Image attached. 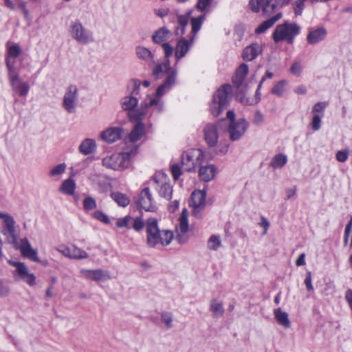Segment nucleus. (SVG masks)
Instances as JSON below:
<instances>
[{"instance_id": "f257e3e1", "label": "nucleus", "mask_w": 352, "mask_h": 352, "mask_svg": "<svg viewBox=\"0 0 352 352\" xmlns=\"http://www.w3.org/2000/svg\"><path fill=\"white\" fill-rule=\"evenodd\" d=\"M166 59L165 62L157 64L153 69V75L156 78H161L166 74V80L157 88L155 98H150L148 102L144 104L145 108L153 107L154 110L157 112H160L163 109V102L160 98L175 85L177 76V71L171 69L170 61L168 58Z\"/></svg>"}, {"instance_id": "f03ea898", "label": "nucleus", "mask_w": 352, "mask_h": 352, "mask_svg": "<svg viewBox=\"0 0 352 352\" xmlns=\"http://www.w3.org/2000/svg\"><path fill=\"white\" fill-rule=\"evenodd\" d=\"M15 223L14 219L10 215L6 217L3 221L2 234L6 236L7 242L12 244L16 250H19L23 256L31 261L39 262L37 251L32 248L27 238L21 239L20 242L18 241Z\"/></svg>"}, {"instance_id": "7ed1b4c3", "label": "nucleus", "mask_w": 352, "mask_h": 352, "mask_svg": "<svg viewBox=\"0 0 352 352\" xmlns=\"http://www.w3.org/2000/svg\"><path fill=\"white\" fill-rule=\"evenodd\" d=\"M145 226L146 243L150 248H155L159 244L163 246L168 245L174 238L172 231L159 229L157 220L155 218L147 219Z\"/></svg>"}, {"instance_id": "20e7f679", "label": "nucleus", "mask_w": 352, "mask_h": 352, "mask_svg": "<svg viewBox=\"0 0 352 352\" xmlns=\"http://www.w3.org/2000/svg\"><path fill=\"white\" fill-rule=\"evenodd\" d=\"M230 91V86L223 85L214 94L210 105V111L214 116H218L228 104Z\"/></svg>"}, {"instance_id": "39448f33", "label": "nucleus", "mask_w": 352, "mask_h": 352, "mask_svg": "<svg viewBox=\"0 0 352 352\" xmlns=\"http://www.w3.org/2000/svg\"><path fill=\"white\" fill-rule=\"evenodd\" d=\"M299 32L300 27L296 24L285 23L276 26L272 36L276 43L283 40L292 43Z\"/></svg>"}, {"instance_id": "423d86ee", "label": "nucleus", "mask_w": 352, "mask_h": 352, "mask_svg": "<svg viewBox=\"0 0 352 352\" xmlns=\"http://www.w3.org/2000/svg\"><path fill=\"white\" fill-rule=\"evenodd\" d=\"M152 185L158 191L160 197L167 200L172 197L173 187L170 184V180L163 173H157L152 177Z\"/></svg>"}, {"instance_id": "0eeeda50", "label": "nucleus", "mask_w": 352, "mask_h": 352, "mask_svg": "<svg viewBox=\"0 0 352 352\" xmlns=\"http://www.w3.org/2000/svg\"><path fill=\"white\" fill-rule=\"evenodd\" d=\"M151 184V182H148L144 184V187L140 192L135 203L146 211L154 212L157 209V207L153 194L150 190L149 184Z\"/></svg>"}, {"instance_id": "6e6552de", "label": "nucleus", "mask_w": 352, "mask_h": 352, "mask_svg": "<svg viewBox=\"0 0 352 352\" xmlns=\"http://www.w3.org/2000/svg\"><path fill=\"white\" fill-rule=\"evenodd\" d=\"M116 225L119 228L133 229L136 232H140L144 228L146 223L140 217H133L131 215H126L118 219Z\"/></svg>"}, {"instance_id": "1a4fd4ad", "label": "nucleus", "mask_w": 352, "mask_h": 352, "mask_svg": "<svg viewBox=\"0 0 352 352\" xmlns=\"http://www.w3.org/2000/svg\"><path fill=\"white\" fill-rule=\"evenodd\" d=\"M131 155H106L102 159L104 166L113 170L127 168L131 162Z\"/></svg>"}, {"instance_id": "9d476101", "label": "nucleus", "mask_w": 352, "mask_h": 352, "mask_svg": "<svg viewBox=\"0 0 352 352\" xmlns=\"http://www.w3.org/2000/svg\"><path fill=\"white\" fill-rule=\"evenodd\" d=\"M170 35L169 30L166 28H161L153 35L152 39L155 43L161 44L164 52L166 58H168L173 52V47L166 41Z\"/></svg>"}, {"instance_id": "9b49d317", "label": "nucleus", "mask_w": 352, "mask_h": 352, "mask_svg": "<svg viewBox=\"0 0 352 352\" xmlns=\"http://www.w3.org/2000/svg\"><path fill=\"white\" fill-rule=\"evenodd\" d=\"M290 0H250L249 6L251 10L258 12L263 10L264 12L273 10L275 6H280L287 4Z\"/></svg>"}, {"instance_id": "f8f14e48", "label": "nucleus", "mask_w": 352, "mask_h": 352, "mask_svg": "<svg viewBox=\"0 0 352 352\" xmlns=\"http://www.w3.org/2000/svg\"><path fill=\"white\" fill-rule=\"evenodd\" d=\"M80 274L82 277L96 282H105L111 279L110 272L101 268L96 270L82 269Z\"/></svg>"}, {"instance_id": "ddd939ff", "label": "nucleus", "mask_w": 352, "mask_h": 352, "mask_svg": "<svg viewBox=\"0 0 352 352\" xmlns=\"http://www.w3.org/2000/svg\"><path fill=\"white\" fill-rule=\"evenodd\" d=\"M206 190H195L191 194V206L193 208L192 214L199 218L201 212L206 206Z\"/></svg>"}, {"instance_id": "4468645a", "label": "nucleus", "mask_w": 352, "mask_h": 352, "mask_svg": "<svg viewBox=\"0 0 352 352\" xmlns=\"http://www.w3.org/2000/svg\"><path fill=\"white\" fill-rule=\"evenodd\" d=\"M71 35L78 43L82 44H87L94 41L91 34L78 21H76L72 24Z\"/></svg>"}, {"instance_id": "2eb2a0df", "label": "nucleus", "mask_w": 352, "mask_h": 352, "mask_svg": "<svg viewBox=\"0 0 352 352\" xmlns=\"http://www.w3.org/2000/svg\"><path fill=\"white\" fill-rule=\"evenodd\" d=\"M204 155H198L197 162L199 166V176L200 179L205 182H208L214 179L217 173V168L213 164L204 165Z\"/></svg>"}, {"instance_id": "dca6fc26", "label": "nucleus", "mask_w": 352, "mask_h": 352, "mask_svg": "<svg viewBox=\"0 0 352 352\" xmlns=\"http://www.w3.org/2000/svg\"><path fill=\"white\" fill-rule=\"evenodd\" d=\"M77 87L70 85L65 94L63 98V107L69 113H74L76 109Z\"/></svg>"}, {"instance_id": "f3484780", "label": "nucleus", "mask_w": 352, "mask_h": 352, "mask_svg": "<svg viewBox=\"0 0 352 352\" xmlns=\"http://www.w3.org/2000/svg\"><path fill=\"white\" fill-rule=\"evenodd\" d=\"M247 127L248 123L243 119L231 122L228 129L231 139L235 140L240 138L245 133Z\"/></svg>"}, {"instance_id": "a211bd4d", "label": "nucleus", "mask_w": 352, "mask_h": 352, "mask_svg": "<svg viewBox=\"0 0 352 352\" xmlns=\"http://www.w3.org/2000/svg\"><path fill=\"white\" fill-rule=\"evenodd\" d=\"M195 41V36H192L188 41L186 38L179 39L175 49V56L177 59H180L186 56L189 51L190 47L192 45Z\"/></svg>"}, {"instance_id": "6ab92c4d", "label": "nucleus", "mask_w": 352, "mask_h": 352, "mask_svg": "<svg viewBox=\"0 0 352 352\" xmlns=\"http://www.w3.org/2000/svg\"><path fill=\"white\" fill-rule=\"evenodd\" d=\"M122 132L120 127H109L100 133V138L107 143H112L121 138Z\"/></svg>"}, {"instance_id": "aec40b11", "label": "nucleus", "mask_w": 352, "mask_h": 352, "mask_svg": "<svg viewBox=\"0 0 352 352\" xmlns=\"http://www.w3.org/2000/svg\"><path fill=\"white\" fill-rule=\"evenodd\" d=\"M10 82L13 89L20 96H26L29 91V85L21 80L17 75L10 73Z\"/></svg>"}, {"instance_id": "412c9836", "label": "nucleus", "mask_w": 352, "mask_h": 352, "mask_svg": "<svg viewBox=\"0 0 352 352\" xmlns=\"http://www.w3.org/2000/svg\"><path fill=\"white\" fill-rule=\"evenodd\" d=\"M21 53V49L18 44L8 45L7 47L6 65L10 73L14 72V62H11V58H17Z\"/></svg>"}, {"instance_id": "4be33fe9", "label": "nucleus", "mask_w": 352, "mask_h": 352, "mask_svg": "<svg viewBox=\"0 0 352 352\" xmlns=\"http://www.w3.org/2000/svg\"><path fill=\"white\" fill-rule=\"evenodd\" d=\"M262 52V46L257 43H254L243 50L242 56L244 60L251 61L255 59Z\"/></svg>"}, {"instance_id": "5701e85b", "label": "nucleus", "mask_w": 352, "mask_h": 352, "mask_svg": "<svg viewBox=\"0 0 352 352\" xmlns=\"http://www.w3.org/2000/svg\"><path fill=\"white\" fill-rule=\"evenodd\" d=\"M204 138L210 146H214L217 142L218 133L217 127L214 124H208L204 129Z\"/></svg>"}, {"instance_id": "b1692460", "label": "nucleus", "mask_w": 352, "mask_h": 352, "mask_svg": "<svg viewBox=\"0 0 352 352\" xmlns=\"http://www.w3.org/2000/svg\"><path fill=\"white\" fill-rule=\"evenodd\" d=\"M97 144L96 140L91 138L84 140L79 146V151L82 154H91L96 152Z\"/></svg>"}, {"instance_id": "393cba45", "label": "nucleus", "mask_w": 352, "mask_h": 352, "mask_svg": "<svg viewBox=\"0 0 352 352\" xmlns=\"http://www.w3.org/2000/svg\"><path fill=\"white\" fill-rule=\"evenodd\" d=\"M274 318L277 322L285 328L290 327V320L287 313L282 311L280 308H277L274 311Z\"/></svg>"}, {"instance_id": "a878e982", "label": "nucleus", "mask_w": 352, "mask_h": 352, "mask_svg": "<svg viewBox=\"0 0 352 352\" xmlns=\"http://www.w3.org/2000/svg\"><path fill=\"white\" fill-rule=\"evenodd\" d=\"M196 155H182V164L184 169L188 172L195 170L197 165H198L197 157ZM198 157V155L197 156Z\"/></svg>"}, {"instance_id": "bb28decb", "label": "nucleus", "mask_w": 352, "mask_h": 352, "mask_svg": "<svg viewBox=\"0 0 352 352\" xmlns=\"http://www.w3.org/2000/svg\"><path fill=\"white\" fill-rule=\"evenodd\" d=\"M249 68L246 64H241L237 70L236 71L235 76L234 77V83L239 86L248 74Z\"/></svg>"}, {"instance_id": "cd10ccee", "label": "nucleus", "mask_w": 352, "mask_h": 352, "mask_svg": "<svg viewBox=\"0 0 352 352\" xmlns=\"http://www.w3.org/2000/svg\"><path fill=\"white\" fill-rule=\"evenodd\" d=\"M76 186L74 180L69 178L63 182L59 190L63 194L73 195L76 190Z\"/></svg>"}, {"instance_id": "c85d7f7f", "label": "nucleus", "mask_w": 352, "mask_h": 352, "mask_svg": "<svg viewBox=\"0 0 352 352\" xmlns=\"http://www.w3.org/2000/svg\"><path fill=\"white\" fill-rule=\"evenodd\" d=\"M326 36V31L323 28L313 30L307 36V41L309 43L314 44L323 40Z\"/></svg>"}, {"instance_id": "c756f323", "label": "nucleus", "mask_w": 352, "mask_h": 352, "mask_svg": "<svg viewBox=\"0 0 352 352\" xmlns=\"http://www.w3.org/2000/svg\"><path fill=\"white\" fill-rule=\"evenodd\" d=\"M135 53L137 57L144 62H150L153 59V53L145 47L138 46L135 48Z\"/></svg>"}, {"instance_id": "7c9ffc66", "label": "nucleus", "mask_w": 352, "mask_h": 352, "mask_svg": "<svg viewBox=\"0 0 352 352\" xmlns=\"http://www.w3.org/2000/svg\"><path fill=\"white\" fill-rule=\"evenodd\" d=\"M145 134L144 125L142 122H138L133 131L129 134V140L131 142L139 140Z\"/></svg>"}, {"instance_id": "2f4dec72", "label": "nucleus", "mask_w": 352, "mask_h": 352, "mask_svg": "<svg viewBox=\"0 0 352 352\" xmlns=\"http://www.w3.org/2000/svg\"><path fill=\"white\" fill-rule=\"evenodd\" d=\"M280 17L281 14H278L274 17L263 22L255 29V33L256 34H260L265 32L269 28H270Z\"/></svg>"}, {"instance_id": "473e14b6", "label": "nucleus", "mask_w": 352, "mask_h": 352, "mask_svg": "<svg viewBox=\"0 0 352 352\" xmlns=\"http://www.w3.org/2000/svg\"><path fill=\"white\" fill-rule=\"evenodd\" d=\"M138 100L133 96H125L122 99L121 105L124 111H131L138 105Z\"/></svg>"}, {"instance_id": "72a5a7b5", "label": "nucleus", "mask_w": 352, "mask_h": 352, "mask_svg": "<svg viewBox=\"0 0 352 352\" xmlns=\"http://www.w3.org/2000/svg\"><path fill=\"white\" fill-rule=\"evenodd\" d=\"M272 76H273V74L272 72H266L265 76L262 78V79L261 80V81H260V82H259V84L258 85V87H257V89H256L254 98H252L251 100L245 101V104H257V103L259 102V101L261 100V92H260V90L261 89V87H262L264 81L265 80L266 78H272Z\"/></svg>"}, {"instance_id": "f704fd0d", "label": "nucleus", "mask_w": 352, "mask_h": 352, "mask_svg": "<svg viewBox=\"0 0 352 352\" xmlns=\"http://www.w3.org/2000/svg\"><path fill=\"white\" fill-rule=\"evenodd\" d=\"M111 197L121 207H126L130 203L129 197L126 195L119 192H112Z\"/></svg>"}, {"instance_id": "c9c22d12", "label": "nucleus", "mask_w": 352, "mask_h": 352, "mask_svg": "<svg viewBox=\"0 0 352 352\" xmlns=\"http://www.w3.org/2000/svg\"><path fill=\"white\" fill-rule=\"evenodd\" d=\"M210 310L212 312L214 317H220L224 312L222 302L216 299H212L210 301Z\"/></svg>"}, {"instance_id": "e433bc0d", "label": "nucleus", "mask_w": 352, "mask_h": 352, "mask_svg": "<svg viewBox=\"0 0 352 352\" xmlns=\"http://www.w3.org/2000/svg\"><path fill=\"white\" fill-rule=\"evenodd\" d=\"M221 246V239L219 235L212 234L208 241L207 248L210 250L217 251Z\"/></svg>"}, {"instance_id": "4c0bfd02", "label": "nucleus", "mask_w": 352, "mask_h": 352, "mask_svg": "<svg viewBox=\"0 0 352 352\" xmlns=\"http://www.w3.org/2000/svg\"><path fill=\"white\" fill-rule=\"evenodd\" d=\"M287 162V155H274L270 163V166L274 169L283 167Z\"/></svg>"}, {"instance_id": "58836bf2", "label": "nucleus", "mask_w": 352, "mask_h": 352, "mask_svg": "<svg viewBox=\"0 0 352 352\" xmlns=\"http://www.w3.org/2000/svg\"><path fill=\"white\" fill-rule=\"evenodd\" d=\"M8 263L16 268V271L21 278L25 279V276L28 274V271L27 267L23 263L9 260Z\"/></svg>"}, {"instance_id": "ea45409f", "label": "nucleus", "mask_w": 352, "mask_h": 352, "mask_svg": "<svg viewBox=\"0 0 352 352\" xmlns=\"http://www.w3.org/2000/svg\"><path fill=\"white\" fill-rule=\"evenodd\" d=\"M87 257L88 254L85 250L76 245L72 246V258L82 259L87 258Z\"/></svg>"}, {"instance_id": "a19ab883", "label": "nucleus", "mask_w": 352, "mask_h": 352, "mask_svg": "<svg viewBox=\"0 0 352 352\" xmlns=\"http://www.w3.org/2000/svg\"><path fill=\"white\" fill-rule=\"evenodd\" d=\"M204 20V16H200L199 18H193L192 19V32L193 33L192 36H195V38L196 37V34H197V32L201 29Z\"/></svg>"}, {"instance_id": "79ce46f5", "label": "nucleus", "mask_w": 352, "mask_h": 352, "mask_svg": "<svg viewBox=\"0 0 352 352\" xmlns=\"http://www.w3.org/2000/svg\"><path fill=\"white\" fill-rule=\"evenodd\" d=\"M287 82L285 80H281L276 84L272 89V94L278 96H282L285 91Z\"/></svg>"}, {"instance_id": "37998d69", "label": "nucleus", "mask_w": 352, "mask_h": 352, "mask_svg": "<svg viewBox=\"0 0 352 352\" xmlns=\"http://www.w3.org/2000/svg\"><path fill=\"white\" fill-rule=\"evenodd\" d=\"M96 206V201L93 197H87L83 201V208L86 211L95 209Z\"/></svg>"}, {"instance_id": "c03bdc74", "label": "nucleus", "mask_w": 352, "mask_h": 352, "mask_svg": "<svg viewBox=\"0 0 352 352\" xmlns=\"http://www.w3.org/2000/svg\"><path fill=\"white\" fill-rule=\"evenodd\" d=\"M161 320L168 329L173 327V315L170 312H162L161 314Z\"/></svg>"}, {"instance_id": "a18cd8bd", "label": "nucleus", "mask_w": 352, "mask_h": 352, "mask_svg": "<svg viewBox=\"0 0 352 352\" xmlns=\"http://www.w3.org/2000/svg\"><path fill=\"white\" fill-rule=\"evenodd\" d=\"M66 165L65 163L60 164L54 167H53L50 170V175L52 177H56L60 175L65 171Z\"/></svg>"}, {"instance_id": "49530a36", "label": "nucleus", "mask_w": 352, "mask_h": 352, "mask_svg": "<svg viewBox=\"0 0 352 352\" xmlns=\"http://www.w3.org/2000/svg\"><path fill=\"white\" fill-rule=\"evenodd\" d=\"M172 176L175 181H177L182 173L180 166L178 164H173L170 166Z\"/></svg>"}, {"instance_id": "de8ad7c7", "label": "nucleus", "mask_w": 352, "mask_h": 352, "mask_svg": "<svg viewBox=\"0 0 352 352\" xmlns=\"http://www.w3.org/2000/svg\"><path fill=\"white\" fill-rule=\"evenodd\" d=\"M10 292L9 285L5 281L0 280V298L6 297Z\"/></svg>"}, {"instance_id": "09e8293b", "label": "nucleus", "mask_w": 352, "mask_h": 352, "mask_svg": "<svg viewBox=\"0 0 352 352\" xmlns=\"http://www.w3.org/2000/svg\"><path fill=\"white\" fill-rule=\"evenodd\" d=\"M94 217L100 221L101 222H103L104 223L109 224L110 223V219L109 217L102 212V211L97 210L94 213Z\"/></svg>"}, {"instance_id": "8fccbe9b", "label": "nucleus", "mask_w": 352, "mask_h": 352, "mask_svg": "<svg viewBox=\"0 0 352 352\" xmlns=\"http://www.w3.org/2000/svg\"><path fill=\"white\" fill-rule=\"evenodd\" d=\"M188 230V219H186L184 217L183 218H179V230L182 233H186Z\"/></svg>"}, {"instance_id": "3c124183", "label": "nucleus", "mask_w": 352, "mask_h": 352, "mask_svg": "<svg viewBox=\"0 0 352 352\" xmlns=\"http://www.w3.org/2000/svg\"><path fill=\"white\" fill-rule=\"evenodd\" d=\"M305 0H297L294 4V12L296 15H300L305 6Z\"/></svg>"}, {"instance_id": "603ef678", "label": "nucleus", "mask_w": 352, "mask_h": 352, "mask_svg": "<svg viewBox=\"0 0 352 352\" xmlns=\"http://www.w3.org/2000/svg\"><path fill=\"white\" fill-rule=\"evenodd\" d=\"M321 118H322V115H320V114L314 115V116L313 118L312 123H311L313 130L317 131L320 128Z\"/></svg>"}, {"instance_id": "864d4df0", "label": "nucleus", "mask_w": 352, "mask_h": 352, "mask_svg": "<svg viewBox=\"0 0 352 352\" xmlns=\"http://www.w3.org/2000/svg\"><path fill=\"white\" fill-rule=\"evenodd\" d=\"M302 66L301 65V64L298 62H296L294 63L291 68H290V71L291 72L295 75V76H299L300 75L301 72H302Z\"/></svg>"}, {"instance_id": "5fc2aeb1", "label": "nucleus", "mask_w": 352, "mask_h": 352, "mask_svg": "<svg viewBox=\"0 0 352 352\" xmlns=\"http://www.w3.org/2000/svg\"><path fill=\"white\" fill-rule=\"evenodd\" d=\"M191 12H188L186 15H179L178 16V23L179 24L184 28L188 22V17L190 16Z\"/></svg>"}, {"instance_id": "6e6d98bb", "label": "nucleus", "mask_w": 352, "mask_h": 352, "mask_svg": "<svg viewBox=\"0 0 352 352\" xmlns=\"http://www.w3.org/2000/svg\"><path fill=\"white\" fill-rule=\"evenodd\" d=\"M170 10L168 8H159L154 10V13L161 17H165L169 14Z\"/></svg>"}, {"instance_id": "4d7b16f0", "label": "nucleus", "mask_w": 352, "mask_h": 352, "mask_svg": "<svg viewBox=\"0 0 352 352\" xmlns=\"http://www.w3.org/2000/svg\"><path fill=\"white\" fill-rule=\"evenodd\" d=\"M325 107H326V104L324 102H318L317 104H316L315 106L314 107V109H313L314 115L318 114V113H320V115L322 116V113L324 111Z\"/></svg>"}, {"instance_id": "13d9d810", "label": "nucleus", "mask_w": 352, "mask_h": 352, "mask_svg": "<svg viewBox=\"0 0 352 352\" xmlns=\"http://www.w3.org/2000/svg\"><path fill=\"white\" fill-rule=\"evenodd\" d=\"M305 284L308 291L314 290V287L311 284V273L309 271L307 272L306 277L305 279Z\"/></svg>"}, {"instance_id": "bf43d9fd", "label": "nucleus", "mask_w": 352, "mask_h": 352, "mask_svg": "<svg viewBox=\"0 0 352 352\" xmlns=\"http://www.w3.org/2000/svg\"><path fill=\"white\" fill-rule=\"evenodd\" d=\"M211 3V0H199L197 3V8L201 11H204Z\"/></svg>"}, {"instance_id": "052dcab7", "label": "nucleus", "mask_w": 352, "mask_h": 352, "mask_svg": "<svg viewBox=\"0 0 352 352\" xmlns=\"http://www.w3.org/2000/svg\"><path fill=\"white\" fill-rule=\"evenodd\" d=\"M258 225L264 228V230L262 233L263 235H265L267 234V230L270 227V222L268 220L264 217H261V221L258 223Z\"/></svg>"}, {"instance_id": "680f3d73", "label": "nucleus", "mask_w": 352, "mask_h": 352, "mask_svg": "<svg viewBox=\"0 0 352 352\" xmlns=\"http://www.w3.org/2000/svg\"><path fill=\"white\" fill-rule=\"evenodd\" d=\"M58 251L64 256L72 258V246L71 248L66 246L62 247L60 249H58Z\"/></svg>"}, {"instance_id": "e2e57ef3", "label": "nucleus", "mask_w": 352, "mask_h": 352, "mask_svg": "<svg viewBox=\"0 0 352 352\" xmlns=\"http://www.w3.org/2000/svg\"><path fill=\"white\" fill-rule=\"evenodd\" d=\"M29 285L33 286L36 283V276L33 274H28L23 279Z\"/></svg>"}, {"instance_id": "0e129e2a", "label": "nucleus", "mask_w": 352, "mask_h": 352, "mask_svg": "<svg viewBox=\"0 0 352 352\" xmlns=\"http://www.w3.org/2000/svg\"><path fill=\"white\" fill-rule=\"evenodd\" d=\"M176 239L179 243L184 244L188 241V237L186 236V233H182L178 231Z\"/></svg>"}, {"instance_id": "69168bd1", "label": "nucleus", "mask_w": 352, "mask_h": 352, "mask_svg": "<svg viewBox=\"0 0 352 352\" xmlns=\"http://www.w3.org/2000/svg\"><path fill=\"white\" fill-rule=\"evenodd\" d=\"M296 192V187H294L293 188H287V189H286V190H285V193H286L285 199L286 200L289 199L294 195H295Z\"/></svg>"}, {"instance_id": "338daca9", "label": "nucleus", "mask_w": 352, "mask_h": 352, "mask_svg": "<svg viewBox=\"0 0 352 352\" xmlns=\"http://www.w3.org/2000/svg\"><path fill=\"white\" fill-rule=\"evenodd\" d=\"M296 265L297 266H302L305 265V254L302 253L296 259Z\"/></svg>"}, {"instance_id": "774afa93", "label": "nucleus", "mask_w": 352, "mask_h": 352, "mask_svg": "<svg viewBox=\"0 0 352 352\" xmlns=\"http://www.w3.org/2000/svg\"><path fill=\"white\" fill-rule=\"evenodd\" d=\"M179 205V201L178 200H175L173 204L169 206V210L175 212L177 209H178Z\"/></svg>"}]
</instances>
